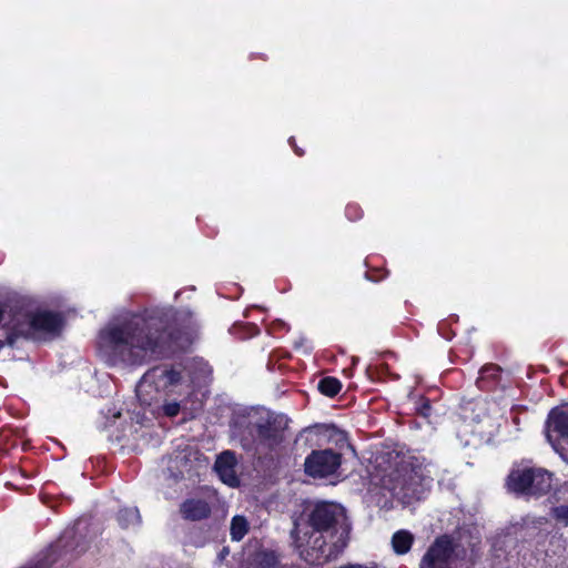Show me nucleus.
<instances>
[{
	"label": "nucleus",
	"mask_w": 568,
	"mask_h": 568,
	"mask_svg": "<svg viewBox=\"0 0 568 568\" xmlns=\"http://www.w3.org/2000/svg\"><path fill=\"white\" fill-rule=\"evenodd\" d=\"M529 495H542L551 487V474L545 469L532 468Z\"/></svg>",
	"instance_id": "nucleus-12"
},
{
	"label": "nucleus",
	"mask_w": 568,
	"mask_h": 568,
	"mask_svg": "<svg viewBox=\"0 0 568 568\" xmlns=\"http://www.w3.org/2000/svg\"><path fill=\"white\" fill-rule=\"evenodd\" d=\"M341 454L332 449L314 450L305 459V473L313 478H325L341 466Z\"/></svg>",
	"instance_id": "nucleus-7"
},
{
	"label": "nucleus",
	"mask_w": 568,
	"mask_h": 568,
	"mask_svg": "<svg viewBox=\"0 0 568 568\" xmlns=\"http://www.w3.org/2000/svg\"><path fill=\"white\" fill-rule=\"evenodd\" d=\"M532 468L513 470L507 480L508 488L517 494H530Z\"/></svg>",
	"instance_id": "nucleus-10"
},
{
	"label": "nucleus",
	"mask_w": 568,
	"mask_h": 568,
	"mask_svg": "<svg viewBox=\"0 0 568 568\" xmlns=\"http://www.w3.org/2000/svg\"><path fill=\"white\" fill-rule=\"evenodd\" d=\"M248 521L244 516L236 515L231 520L230 534L234 541H240L248 532Z\"/></svg>",
	"instance_id": "nucleus-15"
},
{
	"label": "nucleus",
	"mask_w": 568,
	"mask_h": 568,
	"mask_svg": "<svg viewBox=\"0 0 568 568\" xmlns=\"http://www.w3.org/2000/svg\"><path fill=\"white\" fill-rule=\"evenodd\" d=\"M414 542V536L408 530H398L393 535L392 546L396 554L404 555L408 552Z\"/></svg>",
	"instance_id": "nucleus-13"
},
{
	"label": "nucleus",
	"mask_w": 568,
	"mask_h": 568,
	"mask_svg": "<svg viewBox=\"0 0 568 568\" xmlns=\"http://www.w3.org/2000/svg\"><path fill=\"white\" fill-rule=\"evenodd\" d=\"M568 438V406L556 407L550 410L547 419L546 436L555 450H558L552 442V434Z\"/></svg>",
	"instance_id": "nucleus-8"
},
{
	"label": "nucleus",
	"mask_w": 568,
	"mask_h": 568,
	"mask_svg": "<svg viewBox=\"0 0 568 568\" xmlns=\"http://www.w3.org/2000/svg\"><path fill=\"white\" fill-rule=\"evenodd\" d=\"M181 513L185 519L201 520L210 515V507L203 500L190 499L182 504Z\"/></svg>",
	"instance_id": "nucleus-11"
},
{
	"label": "nucleus",
	"mask_w": 568,
	"mask_h": 568,
	"mask_svg": "<svg viewBox=\"0 0 568 568\" xmlns=\"http://www.w3.org/2000/svg\"><path fill=\"white\" fill-rule=\"evenodd\" d=\"M345 212H346V216L352 221L359 219L362 215L361 209L355 204L347 205Z\"/></svg>",
	"instance_id": "nucleus-20"
},
{
	"label": "nucleus",
	"mask_w": 568,
	"mask_h": 568,
	"mask_svg": "<svg viewBox=\"0 0 568 568\" xmlns=\"http://www.w3.org/2000/svg\"><path fill=\"white\" fill-rule=\"evenodd\" d=\"M0 325L7 343L13 345L18 338L45 341L58 336L63 326L59 313L39 307L29 298H19L0 304Z\"/></svg>",
	"instance_id": "nucleus-4"
},
{
	"label": "nucleus",
	"mask_w": 568,
	"mask_h": 568,
	"mask_svg": "<svg viewBox=\"0 0 568 568\" xmlns=\"http://www.w3.org/2000/svg\"><path fill=\"white\" fill-rule=\"evenodd\" d=\"M552 511L557 520L568 526V506L555 507Z\"/></svg>",
	"instance_id": "nucleus-19"
},
{
	"label": "nucleus",
	"mask_w": 568,
	"mask_h": 568,
	"mask_svg": "<svg viewBox=\"0 0 568 568\" xmlns=\"http://www.w3.org/2000/svg\"><path fill=\"white\" fill-rule=\"evenodd\" d=\"M258 438L270 448H273L283 440L282 434H280L276 429L264 425L258 427Z\"/></svg>",
	"instance_id": "nucleus-16"
},
{
	"label": "nucleus",
	"mask_w": 568,
	"mask_h": 568,
	"mask_svg": "<svg viewBox=\"0 0 568 568\" xmlns=\"http://www.w3.org/2000/svg\"><path fill=\"white\" fill-rule=\"evenodd\" d=\"M236 457L233 452H223L215 462L214 469L221 480L230 487L239 485V478L235 474Z\"/></svg>",
	"instance_id": "nucleus-9"
},
{
	"label": "nucleus",
	"mask_w": 568,
	"mask_h": 568,
	"mask_svg": "<svg viewBox=\"0 0 568 568\" xmlns=\"http://www.w3.org/2000/svg\"><path fill=\"white\" fill-rule=\"evenodd\" d=\"M432 479L423 474L422 468L407 464L390 470L381 478V485L403 504L410 505L420 500L429 490Z\"/></svg>",
	"instance_id": "nucleus-5"
},
{
	"label": "nucleus",
	"mask_w": 568,
	"mask_h": 568,
	"mask_svg": "<svg viewBox=\"0 0 568 568\" xmlns=\"http://www.w3.org/2000/svg\"><path fill=\"white\" fill-rule=\"evenodd\" d=\"M140 520L138 508H124L118 514V521L123 528L138 526Z\"/></svg>",
	"instance_id": "nucleus-17"
},
{
	"label": "nucleus",
	"mask_w": 568,
	"mask_h": 568,
	"mask_svg": "<svg viewBox=\"0 0 568 568\" xmlns=\"http://www.w3.org/2000/svg\"><path fill=\"white\" fill-rule=\"evenodd\" d=\"M191 338L174 333L158 312L130 313L110 321L98 335V353L109 365L140 366L184 348Z\"/></svg>",
	"instance_id": "nucleus-1"
},
{
	"label": "nucleus",
	"mask_w": 568,
	"mask_h": 568,
	"mask_svg": "<svg viewBox=\"0 0 568 568\" xmlns=\"http://www.w3.org/2000/svg\"><path fill=\"white\" fill-rule=\"evenodd\" d=\"M190 377L184 379L180 372L165 365L149 369L136 385V396L144 406L164 399L162 410L168 417H175L181 410L193 409L191 397L195 388L205 385L212 374L203 359H194L189 366Z\"/></svg>",
	"instance_id": "nucleus-2"
},
{
	"label": "nucleus",
	"mask_w": 568,
	"mask_h": 568,
	"mask_svg": "<svg viewBox=\"0 0 568 568\" xmlns=\"http://www.w3.org/2000/svg\"><path fill=\"white\" fill-rule=\"evenodd\" d=\"M343 508L334 503H318L307 523L296 520L292 537L303 559L320 565L336 558L347 545V528L341 524Z\"/></svg>",
	"instance_id": "nucleus-3"
},
{
	"label": "nucleus",
	"mask_w": 568,
	"mask_h": 568,
	"mask_svg": "<svg viewBox=\"0 0 568 568\" xmlns=\"http://www.w3.org/2000/svg\"><path fill=\"white\" fill-rule=\"evenodd\" d=\"M499 374L500 368L497 365H485L479 372V377L476 382L477 386L480 389H489L491 384L498 378Z\"/></svg>",
	"instance_id": "nucleus-14"
},
{
	"label": "nucleus",
	"mask_w": 568,
	"mask_h": 568,
	"mask_svg": "<svg viewBox=\"0 0 568 568\" xmlns=\"http://www.w3.org/2000/svg\"><path fill=\"white\" fill-rule=\"evenodd\" d=\"M288 142H290V144L292 145V148L294 149V151H295V153H296L297 155H300V156H301V155H303V154H304V152H303V151H301V150H300V149L294 144V139H293V138H291V139L288 140Z\"/></svg>",
	"instance_id": "nucleus-21"
},
{
	"label": "nucleus",
	"mask_w": 568,
	"mask_h": 568,
	"mask_svg": "<svg viewBox=\"0 0 568 568\" xmlns=\"http://www.w3.org/2000/svg\"><path fill=\"white\" fill-rule=\"evenodd\" d=\"M455 545L449 536H440L423 556L419 568H454Z\"/></svg>",
	"instance_id": "nucleus-6"
},
{
	"label": "nucleus",
	"mask_w": 568,
	"mask_h": 568,
	"mask_svg": "<svg viewBox=\"0 0 568 568\" xmlns=\"http://www.w3.org/2000/svg\"><path fill=\"white\" fill-rule=\"evenodd\" d=\"M342 384L337 378L325 377L320 381L318 389L322 394L333 397L339 393Z\"/></svg>",
	"instance_id": "nucleus-18"
}]
</instances>
